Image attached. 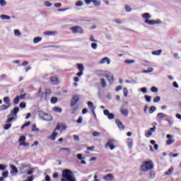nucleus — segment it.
Wrapping results in <instances>:
<instances>
[{
	"label": "nucleus",
	"instance_id": "nucleus-29",
	"mask_svg": "<svg viewBox=\"0 0 181 181\" xmlns=\"http://www.w3.org/2000/svg\"><path fill=\"white\" fill-rule=\"evenodd\" d=\"M58 134L57 132H54L50 137H48V139H52V141H56V136H57Z\"/></svg>",
	"mask_w": 181,
	"mask_h": 181
},
{
	"label": "nucleus",
	"instance_id": "nucleus-31",
	"mask_svg": "<svg viewBox=\"0 0 181 181\" xmlns=\"http://www.w3.org/2000/svg\"><path fill=\"white\" fill-rule=\"evenodd\" d=\"M114 139H109L107 141V143L105 145V148H108V146H111V145H114Z\"/></svg>",
	"mask_w": 181,
	"mask_h": 181
},
{
	"label": "nucleus",
	"instance_id": "nucleus-60",
	"mask_svg": "<svg viewBox=\"0 0 181 181\" xmlns=\"http://www.w3.org/2000/svg\"><path fill=\"white\" fill-rule=\"evenodd\" d=\"M77 158L79 159V160H82V159H84V157H83V154L78 153L77 154Z\"/></svg>",
	"mask_w": 181,
	"mask_h": 181
},
{
	"label": "nucleus",
	"instance_id": "nucleus-8",
	"mask_svg": "<svg viewBox=\"0 0 181 181\" xmlns=\"http://www.w3.org/2000/svg\"><path fill=\"white\" fill-rule=\"evenodd\" d=\"M168 140L166 141V145H172V144H175V139H173V136L170 134H167Z\"/></svg>",
	"mask_w": 181,
	"mask_h": 181
},
{
	"label": "nucleus",
	"instance_id": "nucleus-2",
	"mask_svg": "<svg viewBox=\"0 0 181 181\" xmlns=\"http://www.w3.org/2000/svg\"><path fill=\"white\" fill-rule=\"evenodd\" d=\"M18 112H19V107H16L13 108V110H11V114L7 116V124H9V122H12L15 118H16Z\"/></svg>",
	"mask_w": 181,
	"mask_h": 181
},
{
	"label": "nucleus",
	"instance_id": "nucleus-23",
	"mask_svg": "<svg viewBox=\"0 0 181 181\" xmlns=\"http://www.w3.org/2000/svg\"><path fill=\"white\" fill-rule=\"evenodd\" d=\"M142 18H144V19H146V21L147 19H151V14L149 13H144L141 15Z\"/></svg>",
	"mask_w": 181,
	"mask_h": 181
},
{
	"label": "nucleus",
	"instance_id": "nucleus-27",
	"mask_svg": "<svg viewBox=\"0 0 181 181\" xmlns=\"http://www.w3.org/2000/svg\"><path fill=\"white\" fill-rule=\"evenodd\" d=\"M145 23H147V25H150L151 26L155 25V20H145Z\"/></svg>",
	"mask_w": 181,
	"mask_h": 181
},
{
	"label": "nucleus",
	"instance_id": "nucleus-15",
	"mask_svg": "<svg viewBox=\"0 0 181 181\" xmlns=\"http://www.w3.org/2000/svg\"><path fill=\"white\" fill-rule=\"evenodd\" d=\"M104 180L112 181L114 179L113 174H108L106 176L103 177Z\"/></svg>",
	"mask_w": 181,
	"mask_h": 181
},
{
	"label": "nucleus",
	"instance_id": "nucleus-35",
	"mask_svg": "<svg viewBox=\"0 0 181 181\" xmlns=\"http://www.w3.org/2000/svg\"><path fill=\"white\" fill-rule=\"evenodd\" d=\"M39 42H42V37H37L34 38L33 43H39Z\"/></svg>",
	"mask_w": 181,
	"mask_h": 181
},
{
	"label": "nucleus",
	"instance_id": "nucleus-48",
	"mask_svg": "<svg viewBox=\"0 0 181 181\" xmlns=\"http://www.w3.org/2000/svg\"><path fill=\"white\" fill-rule=\"evenodd\" d=\"M14 35L15 36H21V31L19 30H14Z\"/></svg>",
	"mask_w": 181,
	"mask_h": 181
},
{
	"label": "nucleus",
	"instance_id": "nucleus-46",
	"mask_svg": "<svg viewBox=\"0 0 181 181\" xmlns=\"http://www.w3.org/2000/svg\"><path fill=\"white\" fill-rule=\"evenodd\" d=\"M26 141V137L25 136H21L18 140V141L21 142H25Z\"/></svg>",
	"mask_w": 181,
	"mask_h": 181
},
{
	"label": "nucleus",
	"instance_id": "nucleus-17",
	"mask_svg": "<svg viewBox=\"0 0 181 181\" xmlns=\"http://www.w3.org/2000/svg\"><path fill=\"white\" fill-rule=\"evenodd\" d=\"M120 112L122 115H124V117H128V114L129 113V112L128 111L127 109H124V108H122L120 109Z\"/></svg>",
	"mask_w": 181,
	"mask_h": 181
},
{
	"label": "nucleus",
	"instance_id": "nucleus-62",
	"mask_svg": "<svg viewBox=\"0 0 181 181\" xmlns=\"http://www.w3.org/2000/svg\"><path fill=\"white\" fill-rule=\"evenodd\" d=\"M20 107H21V108H26V103H20Z\"/></svg>",
	"mask_w": 181,
	"mask_h": 181
},
{
	"label": "nucleus",
	"instance_id": "nucleus-55",
	"mask_svg": "<svg viewBox=\"0 0 181 181\" xmlns=\"http://www.w3.org/2000/svg\"><path fill=\"white\" fill-rule=\"evenodd\" d=\"M51 103L52 104H56V103H57V98H52Z\"/></svg>",
	"mask_w": 181,
	"mask_h": 181
},
{
	"label": "nucleus",
	"instance_id": "nucleus-12",
	"mask_svg": "<svg viewBox=\"0 0 181 181\" xmlns=\"http://www.w3.org/2000/svg\"><path fill=\"white\" fill-rule=\"evenodd\" d=\"M88 107L91 110V112H93V115L95 117V107L94 106V103L93 102L89 101L88 102Z\"/></svg>",
	"mask_w": 181,
	"mask_h": 181
},
{
	"label": "nucleus",
	"instance_id": "nucleus-10",
	"mask_svg": "<svg viewBox=\"0 0 181 181\" xmlns=\"http://www.w3.org/2000/svg\"><path fill=\"white\" fill-rule=\"evenodd\" d=\"M115 123L120 131H124L125 129V127L122 124V122H121L119 119H116Z\"/></svg>",
	"mask_w": 181,
	"mask_h": 181
},
{
	"label": "nucleus",
	"instance_id": "nucleus-20",
	"mask_svg": "<svg viewBox=\"0 0 181 181\" xmlns=\"http://www.w3.org/2000/svg\"><path fill=\"white\" fill-rule=\"evenodd\" d=\"M46 36H54L56 35V31H47L44 33Z\"/></svg>",
	"mask_w": 181,
	"mask_h": 181
},
{
	"label": "nucleus",
	"instance_id": "nucleus-58",
	"mask_svg": "<svg viewBox=\"0 0 181 181\" xmlns=\"http://www.w3.org/2000/svg\"><path fill=\"white\" fill-rule=\"evenodd\" d=\"M30 125V122H28L27 123L24 124L22 127H21V129H23V128H25V127H29Z\"/></svg>",
	"mask_w": 181,
	"mask_h": 181
},
{
	"label": "nucleus",
	"instance_id": "nucleus-13",
	"mask_svg": "<svg viewBox=\"0 0 181 181\" xmlns=\"http://www.w3.org/2000/svg\"><path fill=\"white\" fill-rule=\"evenodd\" d=\"M105 63H107V64H111V59L107 57L103 58L100 62V64H105Z\"/></svg>",
	"mask_w": 181,
	"mask_h": 181
},
{
	"label": "nucleus",
	"instance_id": "nucleus-57",
	"mask_svg": "<svg viewBox=\"0 0 181 181\" xmlns=\"http://www.w3.org/2000/svg\"><path fill=\"white\" fill-rule=\"evenodd\" d=\"M91 47H92V49H93L94 50H95V49H97V47H98L97 43H95V42L92 43V44H91Z\"/></svg>",
	"mask_w": 181,
	"mask_h": 181
},
{
	"label": "nucleus",
	"instance_id": "nucleus-18",
	"mask_svg": "<svg viewBox=\"0 0 181 181\" xmlns=\"http://www.w3.org/2000/svg\"><path fill=\"white\" fill-rule=\"evenodd\" d=\"M50 81L52 83V84H59V79L57 78V77L53 76L50 78Z\"/></svg>",
	"mask_w": 181,
	"mask_h": 181
},
{
	"label": "nucleus",
	"instance_id": "nucleus-50",
	"mask_svg": "<svg viewBox=\"0 0 181 181\" xmlns=\"http://www.w3.org/2000/svg\"><path fill=\"white\" fill-rule=\"evenodd\" d=\"M123 93H124V97H128V89L127 88H124L123 89Z\"/></svg>",
	"mask_w": 181,
	"mask_h": 181
},
{
	"label": "nucleus",
	"instance_id": "nucleus-64",
	"mask_svg": "<svg viewBox=\"0 0 181 181\" xmlns=\"http://www.w3.org/2000/svg\"><path fill=\"white\" fill-rule=\"evenodd\" d=\"M8 171H5V172L3 173L2 176L4 177H8Z\"/></svg>",
	"mask_w": 181,
	"mask_h": 181
},
{
	"label": "nucleus",
	"instance_id": "nucleus-37",
	"mask_svg": "<svg viewBox=\"0 0 181 181\" xmlns=\"http://www.w3.org/2000/svg\"><path fill=\"white\" fill-rule=\"evenodd\" d=\"M124 63L127 64H132V63H135V61L134 59H127L124 61Z\"/></svg>",
	"mask_w": 181,
	"mask_h": 181
},
{
	"label": "nucleus",
	"instance_id": "nucleus-56",
	"mask_svg": "<svg viewBox=\"0 0 181 181\" xmlns=\"http://www.w3.org/2000/svg\"><path fill=\"white\" fill-rule=\"evenodd\" d=\"M151 91L152 93H158V88H156V87H151Z\"/></svg>",
	"mask_w": 181,
	"mask_h": 181
},
{
	"label": "nucleus",
	"instance_id": "nucleus-38",
	"mask_svg": "<svg viewBox=\"0 0 181 181\" xmlns=\"http://www.w3.org/2000/svg\"><path fill=\"white\" fill-rule=\"evenodd\" d=\"M155 176H156V174H155V172L152 171L149 173V179H155Z\"/></svg>",
	"mask_w": 181,
	"mask_h": 181
},
{
	"label": "nucleus",
	"instance_id": "nucleus-28",
	"mask_svg": "<svg viewBox=\"0 0 181 181\" xmlns=\"http://www.w3.org/2000/svg\"><path fill=\"white\" fill-rule=\"evenodd\" d=\"M98 76H99V77H105L107 74H105V71H98Z\"/></svg>",
	"mask_w": 181,
	"mask_h": 181
},
{
	"label": "nucleus",
	"instance_id": "nucleus-6",
	"mask_svg": "<svg viewBox=\"0 0 181 181\" xmlns=\"http://www.w3.org/2000/svg\"><path fill=\"white\" fill-rule=\"evenodd\" d=\"M104 115L107 117L108 119H114L115 118V115L113 113H110V110H105L103 111Z\"/></svg>",
	"mask_w": 181,
	"mask_h": 181
},
{
	"label": "nucleus",
	"instance_id": "nucleus-51",
	"mask_svg": "<svg viewBox=\"0 0 181 181\" xmlns=\"http://www.w3.org/2000/svg\"><path fill=\"white\" fill-rule=\"evenodd\" d=\"M160 101V98L159 96H156L153 99V103H159Z\"/></svg>",
	"mask_w": 181,
	"mask_h": 181
},
{
	"label": "nucleus",
	"instance_id": "nucleus-47",
	"mask_svg": "<svg viewBox=\"0 0 181 181\" xmlns=\"http://www.w3.org/2000/svg\"><path fill=\"white\" fill-rule=\"evenodd\" d=\"M32 131L34 132H39V129L36 127V124L33 125Z\"/></svg>",
	"mask_w": 181,
	"mask_h": 181
},
{
	"label": "nucleus",
	"instance_id": "nucleus-33",
	"mask_svg": "<svg viewBox=\"0 0 181 181\" xmlns=\"http://www.w3.org/2000/svg\"><path fill=\"white\" fill-rule=\"evenodd\" d=\"M78 70H79V71H84V66L83 65V64H78Z\"/></svg>",
	"mask_w": 181,
	"mask_h": 181
},
{
	"label": "nucleus",
	"instance_id": "nucleus-21",
	"mask_svg": "<svg viewBox=\"0 0 181 181\" xmlns=\"http://www.w3.org/2000/svg\"><path fill=\"white\" fill-rule=\"evenodd\" d=\"M10 168H11V173H18V168H16V166L11 165H10Z\"/></svg>",
	"mask_w": 181,
	"mask_h": 181
},
{
	"label": "nucleus",
	"instance_id": "nucleus-7",
	"mask_svg": "<svg viewBox=\"0 0 181 181\" xmlns=\"http://www.w3.org/2000/svg\"><path fill=\"white\" fill-rule=\"evenodd\" d=\"M60 128H62V131H64L65 129H67V126H66V124H64V123H58L54 130V132H56V131H59Z\"/></svg>",
	"mask_w": 181,
	"mask_h": 181
},
{
	"label": "nucleus",
	"instance_id": "nucleus-39",
	"mask_svg": "<svg viewBox=\"0 0 181 181\" xmlns=\"http://www.w3.org/2000/svg\"><path fill=\"white\" fill-rule=\"evenodd\" d=\"M11 127H12V124L11 123L6 124L4 125V129H5L6 131H8V129H9V128H11Z\"/></svg>",
	"mask_w": 181,
	"mask_h": 181
},
{
	"label": "nucleus",
	"instance_id": "nucleus-54",
	"mask_svg": "<svg viewBox=\"0 0 181 181\" xmlns=\"http://www.w3.org/2000/svg\"><path fill=\"white\" fill-rule=\"evenodd\" d=\"M140 90L141 93H144V94H146V93H148V89L146 88H141Z\"/></svg>",
	"mask_w": 181,
	"mask_h": 181
},
{
	"label": "nucleus",
	"instance_id": "nucleus-36",
	"mask_svg": "<svg viewBox=\"0 0 181 181\" xmlns=\"http://www.w3.org/2000/svg\"><path fill=\"white\" fill-rule=\"evenodd\" d=\"M93 5L95 6H100V5H101V1L98 0H93Z\"/></svg>",
	"mask_w": 181,
	"mask_h": 181
},
{
	"label": "nucleus",
	"instance_id": "nucleus-45",
	"mask_svg": "<svg viewBox=\"0 0 181 181\" xmlns=\"http://www.w3.org/2000/svg\"><path fill=\"white\" fill-rule=\"evenodd\" d=\"M19 100H20L19 96H16L13 100V104H19Z\"/></svg>",
	"mask_w": 181,
	"mask_h": 181
},
{
	"label": "nucleus",
	"instance_id": "nucleus-24",
	"mask_svg": "<svg viewBox=\"0 0 181 181\" xmlns=\"http://www.w3.org/2000/svg\"><path fill=\"white\" fill-rule=\"evenodd\" d=\"M161 53H162V49H158V50L153 51L151 52V54H153L154 56H160Z\"/></svg>",
	"mask_w": 181,
	"mask_h": 181
},
{
	"label": "nucleus",
	"instance_id": "nucleus-25",
	"mask_svg": "<svg viewBox=\"0 0 181 181\" xmlns=\"http://www.w3.org/2000/svg\"><path fill=\"white\" fill-rule=\"evenodd\" d=\"M0 18H1V19H2L3 21H9V20H11V16H6V15H5V14H2V15H1L0 16Z\"/></svg>",
	"mask_w": 181,
	"mask_h": 181
},
{
	"label": "nucleus",
	"instance_id": "nucleus-61",
	"mask_svg": "<svg viewBox=\"0 0 181 181\" xmlns=\"http://www.w3.org/2000/svg\"><path fill=\"white\" fill-rule=\"evenodd\" d=\"M26 95H28V93H24V94H23V95H21L20 97H19V98H20L21 100H25V98H26Z\"/></svg>",
	"mask_w": 181,
	"mask_h": 181
},
{
	"label": "nucleus",
	"instance_id": "nucleus-41",
	"mask_svg": "<svg viewBox=\"0 0 181 181\" xmlns=\"http://www.w3.org/2000/svg\"><path fill=\"white\" fill-rule=\"evenodd\" d=\"M145 136H146V138L152 136V132H151V130H148L147 132H146Z\"/></svg>",
	"mask_w": 181,
	"mask_h": 181
},
{
	"label": "nucleus",
	"instance_id": "nucleus-14",
	"mask_svg": "<svg viewBox=\"0 0 181 181\" xmlns=\"http://www.w3.org/2000/svg\"><path fill=\"white\" fill-rule=\"evenodd\" d=\"M166 117H168V115H166L165 113L160 112L157 115L156 119H157V121H160L163 119V118H165Z\"/></svg>",
	"mask_w": 181,
	"mask_h": 181
},
{
	"label": "nucleus",
	"instance_id": "nucleus-32",
	"mask_svg": "<svg viewBox=\"0 0 181 181\" xmlns=\"http://www.w3.org/2000/svg\"><path fill=\"white\" fill-rule=\"evenodd\" d=\"M173 173V167H171L167 172H165V175L166 176H169L172 175Z\"/></svg>",
	"mask_w": 181,
	"mask_h": 181
},
{
	"label": "nucleus",
	"instance_id": "nucleus-4",
	"mask_svg": "<svg viewBox=\"0 0 181 181\" xmlns=\"http://www.w3.org/2000/svg\"><path fill=\"white\" fill-rule=\"evenodd\" d=\"M38 115L40 117V118H41V119H42V121H52V115L40 110L38 112Z\"/></svg>",
	"mask_w": 181,
	"mask_h": 181
},
{
	"label": "nucleus",
	"instance_id": "nucleus-43",
	"mask_svg": "<svg viewBox=\"0 0 181 181\" xmlns=\"http://www.w3.org/2000/svg\"><path fill=\"white\" fill-rule=\"evenodd\" d=\"M53 110H54V111L55 112H62V108L58 107H54L53 108Z\"/></svg>",
	"mask_w": 181,
	"mask_h": 181
},
{
	"label": "nucleus",
	"instance_id": "nucleus-40",
	"mask_svg": "<svg viewBox=\"0 0 181 181\" xmlns=\"http://www.w3.org/2000/svg\"><path fill=\"white\" fill-rule=\"evenodd\" d=\"M144 98H145L146 101H147V103H151V101L152 100V97H151L149 95H145Z\"/></svg>",
	"mask_w": 181,
	"mask_h": 181
},
{
	"label": "nucleus",
	"instance_id": "nucleus-5",
	"mask_svg": "<svg viewBox=\"0 0 181 181\" xmlns=\"http://www.w3.org/2000/svg\"><path fill=\"white\" fill-rule=\"evenodd\" d=\"M80 101V96L74 95L71 100V107H75L76 104Z\"/></svg>",
	"mask_w": 181,
	"mask_h": 181
},
{
	"label": "nucleus",
	"instance_id": "nucleus-44",
	"mask_svg": "<svg viewBox=\"0 0 181 181\" xmlns=\"http://www.w3.org/2000/svg\"><path fill=\"white\" fill-rule=\"evenodd\" d=\"M0 6H1L2 7L6 6V1L0 0Z\"/></svg>",
	"mask_w": 181,
	"mask_h": 181
},
{
	"label": "nucleus",
	"instance_id": "nucleus-1",
	"mask_svg": "<svg viewBox=\"0 0 181 181\" xmlns=\"http://www.w3.org/2000/svg\"><path fill=\"white\" fill-rule=\"evenodd\" d=\"M62 181H76V177L71 170L66 169L62 171Z\"/></svg>",
	"mask_w": 181,
	"mask_h": 181
},
{
	"label": "nucleus",
	"instance_id": "nucleus-30",
	"mask_svg": "<svg viewBox=\"0 0 181 181\" xmlns=\"http://www.w3.org/2000/svg\"><path fill=\"white\" fill-rule=\"evenodd\" d=\"M10 107L8 105H2L0 106V111H5V110H8Z\"/></svg>",
	"mask_w": 181,
	"mask_h": 181
},
{
	"label": "nucleus",
	"instance_id": "nucleus-52",
	"mask_svg": "<svg viewBox=\"0 0 181 181\" xmlns=\"http://www.w3.org/2000/svg\"><path fill=\"white\" fill-rule=\"evenodd\" d=\"M45 6H47V8H50V6H52V3L49 2V1H45L44 3Z\"/></svg>",
	"mask_w": 181,
	"mask_h": 181
},
{
	"label": "nucleus",
	"instance_id": "nucleus-59",
	"mask_svg": "<svg viewBox=\"0 0 181 181\" xmlns=\"http://www.w3.org/2000/svg\"><path fill=\"white\" fill-rule=\"evenodd\" d=\"M83 1H77L76 4V6H83Z\"/></svg>",
	"mask_w": 181,
	"mask_h": 181
},
{
	"label": "nucleus",
	"instance_id": "nucleus-63",
	"mask_svg": "<svg viewBox=\"0 0 181 181\" xmlns=\"http://www.w3.org/2000/svg\"><path fill=\"white\" fill-rule=\"evenodd\" d=\"M126 11H127V12H131V11H132V8H131V6H126Z\"/></svg>",
	"mask_w": 181,
	"mask_h": 181
},
{
	"label": "nucleus",
	"instance_id": "nucleus-16",
	"mask_svg": "<svg viewBox=\"0 0 181 181\" xmlns=\"http://www.w3.org/2000/svg\"><path fill=\"white\" fill-rule=\"evenodd\" d=\"M50 93H51L50 89H45V100L46 101H47V100H49L50 98Z\"/></svg>",
	"mask_w": 181,
	"mask_h": 181
},
{
	"label": "nucleus",
	"instance_id": "nucleus-9",
	"mask_svg": "<svg viewBox=\"0 0 181 181\" xmlns=\"http://www.w3.org/2000/svg\"><path fill=\"white\" fill-rule=\"evenodd\" d=\"M74 33H83V28L80 26H75L71 28Z\"/></svg>",
	"mask_w": 181,
	"mask_h": 181
},
{
	"label": "nucleus",
	"instance_id": "nucleus-34",
	"mask_svg": "<svg viewBox=\"0 0 181 181\" xmlns=\"http://www.w3.org/2000/svg\"><path fill=\"white\" fill-rule=\"evenodd\" d=\"M156 111V107L155 106H151L149 108V114H153Z\"/></svg>",
	"mask_w": 181,
	"mask_h": 181
},
{
	"label": "nucleus",
	"instance_id": "nucleus-26",
	"mask_svg": "<svg viewBox=\"0 0 181 181\" xmlns=\"http://www.w3.org/2000/svg\"><path fill=\"white\" fill-rule=\"evenodd\" d=\"M127 145L130 149H131V148H132V146L134 145V141L132 140V139H127Z\"/></svg>",
	"mask_w": 181,
	"mask_h": 181
},
{
	"label": "nucleus",
	"instance_id": "nucleus-49",
	"mask_svg": "<svg viewBox=\"0 0 181 181\" xmlns=\"http://www.w3.org/2000/svg\"><path fill=\"white\" fill-rule=\"evenodd\" d=\"M93 136H100L101 135V133L98 132H93L92 133Z\"/></svg>",
	"mask_w": 181,
	"mask_h": 181
},
{
	"label": "nucleus",
	"instance_id": "nucleus-3",
	"mask_svg": "<svg viewBox=\"0 0 181 181\" xmlns=\"http://www.w3.org/2000/svg\"><path fill=\"white\" fill-rule=\"evenodd\" d=\"M141 169L143 170V172H148V170H151V169H153V163L152 161H146L141 166Z\"/></svg>",
	"mask_w": 181,
	"mask_h": 181
},
{
	"label": "nucleus",
	"instance_id": "nucleus-42",
	"mask_svg": "<svg viewBox=\"0 0 181 181\" xmlns=\"http://www.w3.org/2000/svg\"><path fill=\"white\" fill-rule=\"evenodd\" d=\"M59 151H66L68 152V154L70 155L71 153V151H70V148H61Z\"/></svg>",
	"mask_w": 181,
	"mask_h": 181
},
{
	"label": "nucleus",
	"instance_id": "nucleus-53",
	"mask_svg": "<svg viewBox=\"0 0 181 181\" xmlns=\"http://www.w3.org/2000/svg\"><path fill=\"white\" fill-rule=\"evenodd\" d=\"M38 97H40V98L43 97V92H42V88H40L38 90Z\"/></svg>",
	"mask_w": 181,
	"mask_h": 181
},
{
	"label": "nucleus",
	"instance_id": "nucleus-11",
	"mask_svg": "<svg viewBox=\"0 0 181 181\" xmlns=\"http://www.w3.org/2000/svg\"><path fill=\"white\" fill-rule=\"evenodd\" d=\"M105 77H106L107 81L109 82V84H112V83H114V75L112 74H106V76Z\"/></svg>",
	"mask_w": 181,
	"mask_h": 181
},
{
	"label": "nucleus",
	"instance_id": "nucleus-22",
	"mask_svg": "<svg viewBox=\"0 0 181 181\" xmlns=\"http://www.w3.org/2000/svg\"><path fill=\"white\" fill-rule=\"evenodd\" d=\"M4 103L11 107V99L9 98V97H4Z\"/></svg>",
	"mask_w": 181,
	"mask_h": 181
},
{
	"label": "nucleus",
	"instance_id": "nucleus-19",
	"mask_svg": "<svg viewBox=\"0 0 181 181\" xmlns=\"http://www.w3.org/2000/svg\"><path fill=\"white\" fill-rule=\"evenodd\" d=\"M100 85L103 88H105V87H107V81H105L104 78H101Z\"/></svg>",
	"mask_w": 181,
	"mask_h": 181
}]
</instances>
